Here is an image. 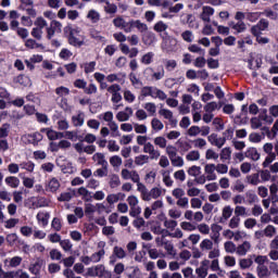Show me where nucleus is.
Here are the masks:
<instances>
[{"mask_svg":"<svg viewBox=\"0 0 278 278\" xmlns=\"http://www.w3.org/2000/svg\"><path fill=\"white\" fill-rule=\"evenodd\" d=\"M164 66L168 73H173L177 68V61L173 59L163 60Z\"/></svg>","mask_w":278,"mask_h":278,"instance_id":"obj_43","label":"nucleus"},{"mask_svg":"<svg viewBox=\"0 0 278 278\" xmlns=\"http://www.w3.org/2000/svg\"><path fill=\"white\" fill-rule=\"evenodd\" d=\"M87 18L88 21H90V23H99L101 21V13H99V11L94 9H91L87 14Z\"/></svg>","mask_w":278,"mask_h":278,"instance_id":"obj_33","label":"nucleus"},{"mask_svg":"<svg viewBox=\"0 0 278 278\" xmlns=\"http://www.w3.org/2000/svg\"><path fill=\"white\" fill-rule=\"evenodd\" d=\"M264 138H265L264 134H260V132H252L249 135V140L254 144L262 142Z\"/></svg>","mask_w":278,"mask_h":278,"instance_id":"obj_56","label":"nucleus"},{"mask_svg":"<svg viewBox=\"0 0 278 278\" xmlns=\"http://www.w3.org/2000/svg\"><path fill=\"white\" fill-rule=\"evenodd\" d=\"M143 73L144 75H148L152 81H160L166 75V71L162 65L157 66L156 70L153 67H147Z\"/></svg>","mask_w":278,"mask_h":278,"instance_id":"obj_6","label":"nucleus"},{"mask_svg":"<svg viewBox=\"0 0 278 278\" xmlns=\"http://www.w3.org/2000/svg\"><path fill=\"white\" fill-rule=\"evenodd\" d=\"M24 205L28 210H38V197H30L26 199Z\"/></svg>","mask_w":278,"mask_h":278,"instance_id":"obj_35","label":"nucleus"},{"mask_svg":"<svg viewBox=\"0 0 278 278\" xmlns=\"http://www.w3.org/2000/svg\"><path fill=\"white\" fill-rule=\"evenodd\" d=\"M187 162H199L201 160V152L192 150L186 154Z\"/></svg>","mask_w":278,"mask_h":278,"instance_id":"obj_38","label":"nucleus"},{"mask_svg":"<svg viewBox=\"0 0 278 278\" xmlns=\"http://www.w3.org/2000/svg\"><path fill=\"white\" fill-rule=\"evenodd\" d=\"M46 192H58L60 190V180L58 178H51L45 185Z\"/></svg>","mask_w":278,"mask_h":278,"instance_id":"obj_21","label":"nucleus"},{"mask_svg":"<svg viewBox=\"0 0 278 278\" xmlns=\"http://www.w3.org/2000/svg\"><path fill=\"white\" fill-rule=\"evenodd\" d=\"M260 16H262V12L245 13V18L247 21H250V23H256V21H260Z\"/></svg>","mask_w":278,"mask_h":278,"instance_id":"obj_61","label":"nucleus"},{"mask_svg":"<svg viewBox=\"0 0 278 278\" xmlns=\"http://www.w3.org/2000/svg\"><path fill=\"white\" fill-rule=\"evenodd\" d=\"M142 41L144 45H147V47H151V45L156 41L155 34L146 33L142 37Z\"/></svg>","mask_w":278,"mask_h":278,"instance_id":"obj_46","label":"nucleus"},{"mask_svg":"<svg viewBox=\"0 0 278 278\" xmlns=\"http://www.w3.org/2000/svg\"><path fill=\"white\" fill-rule=\"evenodd\" d=\"M126 201L130 207L129 216H131L132 218H138V216L142 214V208L140 207V205H138V203H140L138 197L129 195Z\"/></svg>","mask_w":278,"mask_h":278,"instance_id":"obj_5","label":"nucleus"},{"mask_svg":"<svg viewBox=\"0 0 278 278\" xmlns=\"http://www.w3.org/2000/svg\"><path fill=\"white\" fill-rule=\"evenodd\" d=\"M169 160L172 162V166H175L176 168H181L184 166V157L178 154L172 156Z\"/></svg>","mask_w":278,"mask_h":278,"instance_id":"obj_59","label":"nucleus"},{"mask_svg":"<svg viewBox=\"0 0 278 278\" xmlns=\"http://www.w3.org/2000/svg\"><path fill=\"white\" fill-rule=\"evenodd\" d=\"M28 270L31 275L40 277L42 270H45V260L38 257L29 264Z\"/></svg>","mask_w":278,"mask_h":278,"instance_id":"obj_8","label":"nucleus"},{"mask_svg":"<svg viewBox=\"0 0 278 278\" xmlns=\"http://www.w3.org/2000/svg\"><path fill=\"white\" fill-rule=\"evenodd\" d=\"M42 138L43 137L41 132H34L28 135V140L31 142V144H38V142H41Z\"/></svg>","mask_w":278,"mask_h":278,"instance_id":"obj_64","label":"nucleus"},{"mask_svg":"<svg viewBox=\"0 0 278 278\" xmlns=\"http://www.w3.org/2000/svg\"><path fill=\"white\" fill-rule=\"evenodd\" d=\"M98 118L108 123V127L113 134H118V124L114 122V113H112V111L101 113L98 115Z\"/></svg>","mask_w":278,"mask_h":278,"instance_id":"obj_3","label":"nucleus"},{"mask_svg":"<svg viewBox=\"0 0 278 278\" xmlns=\"http://www.w3.org/2000/svg\"><path fill=\"white\" fill-rule=\"evenodd\" d=\"M219 157L222 162H229V160H231V148L229 147L223 148L219 153Z\"/></svg>","mask_w":278,"mask_h":278,"instance_id":"obj_45","label":"nucleus"},{"mask_svg":"<svg viewBox=\"0 0 278 278\" xmlns=\"http://www.w3.org/2000/svg\"><path fill=\"white\" fill-rule=\"evenodd\" d=\"M143 108L149 116H155L157 114V105H155L153 102L146 103Z\"/></svg>","mask_w":278,"mask_h":278,"instance_id":"obj_44","label":"nucleus"},{"mask_svg":"<svg viewBox=\"0 0 278 278\" xmlns=\"http://www.w3.org/2000/svg\"><path fill=\"white\" fill-rule=\"evenodd\" d=\"M118 201H125V193H110L106 197V202L109 203V205H114V203H118Z\"/></svg>","mask_w":278,"mask_h":278,"instance_id":"obj_24","label":"nucleus"},{"mask_svg":"<svg viewBox=\"0 0 278 278\" xmlns=\"http://www.w3.org/2000/svg\"><path fill=\"white\" fill-rule=\"evenodd\" d=\"M235 216H237L238 218H240V216L247 218V216H251V214L249 213V210H247L245 206L237 205L235 207Z\"/></svg>","mask_w":278,"mask_h":278,"instance_id":"obj_39","label":"nucleus"},{"mask_svg":"<svg viewBox=\"0 0 278 278\" xmlns=\"http://www.w3.org/2000/svg\"><path fill=\"white\" fill-rule=\"evenodd\" d=\"M273 149H275V146H273L270 142H267L263 146V151L267 154L263 162V168H268V166H270V164L277 160V154L273 152Z\"/></svg>","mask_w":278,"mask_h":278,"instance_id":"obj_4","label":"nucleus"},{"mask_svg":"<svg viewBox=\"0 0 278 278\" xmlns=\"http://www.w3.org/2000/svg\"><path fill=\"white\" fill-rule=\"evenodd\" d=\"M166 92L164 90L153 86L151 99H159V101H166Z\"/></svg>","mask_w":278,"mask_h":278,"instance_id":"obj_26","label":"nucleus"},{"mask_svg":"<svg viewBox=\"0 0 278 278\" xmlns=\"http://www.w3.org/2000/svg\"><path fill=\"white\" fill-rule=\"evenodd\" d=\"M149 155L140 154L135 157V164L136 166H144V164H149Z\"/></svg>","mask_w":278,"mask_h":278,"instance_id":"obj_49","label":"nucleus"},{"mask_svg":"<svg viewBox=\"0 0 278 278\" xmlns=\"http://www.w3.org/2000/svg\"><path fill=\"white\" fill-rule=\"evenodd\" d=\"M201 251H212L214 249V242L210 239H204L200 243Z\"/></svg>","mask_w":278,"mask_h":278,"instance_id":"obj_53","label":"nucleus"},{"mask_svg":"<svg viewBox=\"0 0 278 278\" xmlns=\"http://www.w3.org/2000/svg\"><path fill=\"white\" fill-rule=\"evenodd\" d=\"M77 193L79 197H81L83 201H86L87 203L92 201V192L86 189V187H80L77 190Z\"/></svg>","mask_w":278,"mask_h":278,"instance_id":"obj_29","label":"nucleus"},{"mask_svg":"<svg viewBox=\"0 0 278 278\" xmlns=\"http://www.w3.org/2000/svg\"><path fill=\"white\" fill-rule=\"evenodd\" d=\"M262 16H266V18H270V21H277L278 14L277 12L273 11L271 9H265L261 12Z\"/></svg>","mask_w":278,"mask_h":278,"instance_id":"obj_62","label":"nucleus"},{"mask_svg":"<svg viewBox=\"0 0 278 278\" xmlns=\"http://www.w3.org/2000/svg\"><path fill=\"white\" fill-rule=\"evenodd\" d=\"M113 25L118 29H123L126 34H131V20L127 22L122 16H117L113 20Z\"/></svg>","mask_w":278,"mask_h":278,"instance_id":"obj_11","label":"nucleus"},{"mask_svg":"<svg viewBox=\"0 0 278 278\" xmlns=\"http://www.w3.org/2000/svg\"><path fill=\"white\" fill-rule=\"evenodd\" d=\"M167 142L168 141L163 136L155 137L153 140V143L155 144V147H159V149H166Z\"/></svg>","mask_w":278,"mask_h":278,"instance_id":"obj_57","label":"nucleus"},{"mask_svg":"<svg viewBox=\"0 0 278 278\" xmlns=\"http://www.w3.org/2000/svg\"><path fill=\"white\" fill-rule=\"evenodd\" d=\"M252 249V245L249 241H243L241 244L237 245V254L240 257H244Z\"/></svg>","mask_w":278,"mask_h":278,"instance_id":"obj_23","label":"nucleus"},{"mask_svg":"<svg viewBox=\"0 0 278 278\" xmlns=\"http://www.w3.org/2000/svg\"><path fill=\"white\" fill-rule=\"evenodd\" d=\"M26 49H45L42 43H38L35 39H26L25 41Z\"/></svg>","mask_w":278,"mask_h":278,"instance_id":"obj_50","label":"nucleus"},{"mask_svg":"<svg viewBox=\"0 0 278 278\" xmlns=\"http://www.w3.org/2000/svg\"><path fill=\"white\" fill-rule=\"evenodd\" d=\"M4 182L7 184V186H9L10 188H18V186H21V179H18V177L15 176H8L4 179Z\"/></svg>","mask_w":278,"mask_h":278,"instance_id":"obj_37","label":"nucleus"},{"mask_svg":"<svg viewBox=\"0 0 278 278\" xmlns=\"http://www.w3.org/2000/svg\"><path fill=\"white\" fill-rule=\"evenodd\" d=\"M210 270V260H204L201 262L200 266L195 268V274L199 278H206Z\"/></svg>","mask_w":278,"mask_h":278,"instance_id":"obj_16","label":"nucleus"},{"mask_svg":"<svg viewBox=\"0 0 278 278\" xmlns=\"http://www.w3.org/2000/svg\"><path fill=\"white\" fill-rule=\"evenodd\" d=\"M103 257H105V250H99L98 252L91 254L92 264H99Z\"/></svg>","mask_w":278,"mask_h":278,"instance_id":"obj_55","label":"nucleus"},{"mask_svg":"<svg viewBox=\"0 0 278 278\" xmlns=\"http://www.w3.org/2000/svg\"><path fill=\"white\" fill-rule=\"evenodd\" d=\"M224 249L226 251V253H237L238 252V245H236V243H233V241H226L224 243Z\"/></svg>","mask_w":278,"mask_h":278,"instance_id":"obj_54","label":"nucleus"},{"mask_svg":"<svg viewBox=\"0 0 278 278\" xmlns=\"http://www.w3.org/2000/svg\"><path fill=\"white\" fill-rule=\"evenodd\" d=\"M184 81H186V78H184V77L167 78V79H165V87L173 88L176 84H184Z\"/></svg>","mask_w":278,"mask_h":278,"instance_id":"obj_48","label":"nucleus"},{"mask_svg":"<svg viewBox=\"0 0 278 278\" xmlns=\"http://www.w3.org/2000/svg\"><path fill=\"white\" fill-rule=\"evenodd\" d=\"M159 114L160 116H163L165 121H168L172 127H177V119H175V116L173 115V111L168 109H160Z\"/></svg>","mask_w":278,"mask_h":278,"instance_id":"obj_15","label":"nucleus"},{"mask_svg":"<svg viewBox=\"0 0 278 278\" xmlns=\"http://www.w3.org/2000/svg\"><path fill=\"white\" fill-rule=\"evenodd\" d=\"M231 29L236 30V34H242L247 31V24L243 21L240 22H231L230 23Z\"/></svg>","mask_w":278,"mask_h":278,"instance_id":"obj_32","label":"nucleus"},{"mask_svg":"<svg viewBox=\"0 0 278 278\" xmlns=\"http://www.w3.org/2000/svg\"><path fill=\"white\" fill-rule=\"evenodd\" d=\"M121 177L125 181H129V179L132 180L134 184H137V190L140 182V174H138L136 170H129L127 168H123L121 172Z\"/></svg>","mask_w":278,"mask_h":278,"instance_id":"obj_9","label":"nucleus"},{"mask_svg":"<svg viewBox=\"0 0 278 278\" xmlns=\"http://www.w3.org/2000/svg\"><path fill=\"white\" fill-rule=\"evenodd\" d=\"M207 140L213 147H216L217 149H223V147L226 144L225 139L223 137H218L217 134H211L207 137Z\"/></svg>","mask_w":278,"mask_h":278,"instance_id":"obj_17","label":"nucleus"},{"mask_svg":"<svg viewBox=\"0 0 278 278\" xmlns=\"http://www.w3.org/2000/svg\"><path fill=\"white\" fill-rule=\"evenodd\" d=\"M104 12L106 14H116V12H118V7H116V4L111 3V1L109 0V2H106V4L104 5Z\"/></svg>","mask_w":278,"mask_h":278,"instance_id":"obj_63","label":"nucleus"},{"mask_svg":"<svg viewBox=\"0 0 278 278\" xmlns=\"http://www.w3.org/2000/svg\"><path fill=\"white\" fill-rule=\"evenodd\" d=\"M151 127H152L153 131H156V132L162 131V129H164V123H162L160 121V118L154 117L151 121Z\"/></svg>","mask_w":278,"mask_h":278,"instance_id":"obj_52","label":"nucleus"},{"mask_svg":"<svg viewBox=\"0 0 278 278\" xmlns=\"http://www.w3.org/2000/svg\"><path fill=\"white\" fill-rule=\"evenodd\" d=\"M36 218H37L38 225L45 228L47 227V225H49V218H51V214H49V212L41 211L37 213Z\"/></svg>","mask_w":278,"mask_h":278,"instance_id":"obj_22","label":"nucleus"},{"mask_svg":"<svg viewBox=\"0 0 278 278\" xmlns=\"http://www.w3.org/2000/svg\"><path fill=\"white\" fill-rule=\"evenodd\" d=\"M108 93L111 94L112 103H121V101H123V96L121 94V85L113 84L109 86Z\"/></svg>","mask_w":278,"mask_h":278,"instance_id":"obj_10","label":"nucleus"},{"mask_svg":"<svg viewBox=\"0 0 278 278\" xmlns=\"http://www.w3.org/2000/svg\"><path fill=\"white\" fill-rule=\"evenodd\" d=\"M84 123H86V113L83 111H78L72 116V125H74V127H84Z\"/></svg>","mask_w":278,"mask_h":278,"instance_id":"obj_18","label":"nucleus"},{"mask_svg":"<svg viewBox=\"0 0 278 278\" xmlns=\"http://www.w3.org/2000/svg\"><path fill=\"white\" fill-rule=\"evenodd\" d=\"M109 185H110V188L112 189L118 188V186H121V177H118V175L116 174L111 175Z\"/></svg>","mask_w":278,"mask_h":278,"instance_id":"obj_58","label":"nucleus"},{"mask_svg":"<svg viewBox=\"0 0 278 278\" xmlns=\"http://www.w3.org/2000/svg\"><path fill=\"white\" fill-rule=\"evenodd\" d=\"M164 228L165 229H169V231H175V229L177 228V220L175 219H168L167 217L164 218L163 222Z\"/></svg>","mask_w":278,"mask_h":278,"instance_id":"obj_51","label":"nucleus"},{"mask_svg":"<svg viewBox=\"0 0 278 278\" xmlns=\"http://www.w3.org/2000/svg\"><path fill=\"white\" fill-rule=\"evenodd\" d=\"M93 162L97 163L98 166H108V161L105 160V154L98 152L92 156Z\"/></svg>","mask_w":278,"mask_h":278,"instance_id":"obj_34","label":"nucleus"},{"mask_svg":"<svg viewBox=\"0 0 278 278\" xmlns=\"http://www.w3.org/2000/svg\"><path fill=\"white\" fill-rule=\"evenodd\" d=\"M211 240H214L215 242H218V239L220 238V231H223V226L218 224H213L211 226Z\"/></svg>","mask_w":278,"mask_h":278,"instance_id":"obj_27","label":"nucleus"},{"mask_svg":"<svg viewBox=\"0 0 278 278\" xmlns=\"http://www.w3.org/2000/svg\"><path fill=\"white\" fill-rule=\"evenodd\" d=\"M41 134H46L47 138L50 140H60L64 138V132L55 131L51 128H42Z\"/></svg>","mask_w":278,"mask_h":278,"instance_id":"obj_20","label":"nucleus"},{"mask_svg":"<svg viewBox=\"0 0 278 278\" xmlns=\"http://www.w3.org/2000/svg\"><path fill=\"white\" fill-rule=\"evenodd\" d=\"M20 168L22 170H26L27 173H34V169L36 168V164L31 161H24L20 163Z\"/></svg>","mask_w":278,"mask_h":278,"instance_id":"obj_42","label":"nucleus"},{"mask_svg":"<svg viewBox=\"0 0 278 278\" xmlns=\"http://www.w3.org/2000/svg\"><path fill=\"white\" fill-rule=\"evenodd\" d=\"M245 157H249V160H252L253 162H257V160L261 157V154L257 151V148H248L245 151Z\"/></svg>","mask_w":278,"mask_h":278,"instance_id":"obj_30","label":"nucleus"},{"mask_svg":"<svg viewBox=\"0 0 278 278\" xmlns=\"http://www.w3.org/2000/svg\"><path fill=\"white\" fill-rule=\"evenodd\" d=\"M81 68H84L86 75H90V73H94V70L97 68V62L91 61V62L84 63L81 65Z\"/></svg>","mask_w":278,"mask_h":278,"instance_id":"obj_47","label":"nucleus"},{"mask_svg":"<svg viewBox=\"0 0 278 278\" xmlns=\"http://www.w3.org/2000/svg\"><path fill=\"white\" fill-rule=\"evenodd\" d=\"M155 58V53L153 52H147L141 56V64H144V66H149L150 64H153V59Z\"/></svg>","mask_w":278,"mask_h":278,"instance_id":"obj_41","label":"nucleus"},{"mask_svg":"<svg viewBox=\"0 0 278 278\" xmlns=\"http://www.w3.org/2000/svg\"><path fill=\"white\" fill-rule=\"evenodd\" d=\"M204 174L206 175L207 181H216L218 176L216 175V164L208 163L204 166Z\"/></svg>","mask_w":278,"mask_h":278,"instance_id":"obj_13","label":"nucleus"},{"mask_svg":"<svg viewBox=\"0 0 278 278\" xmlns=\"http://www.w3.org/2000/svg\"><path fill=\"white\" fill-rule=\"evenodd\" d=\"M256 273L258 278H268L270 277V269L266 265H261L256 267Z\"/></svg>","mask_w":278,"mask_h":278,"instance_id":"obj_36","label":"nucleus"},{"mask_svg":"<svg viewBox=\"0 0 278 278\" xmlns=\"http://www.w3.org/2000/svg\"><path fill=\"white\" fill-rule=\"evenodd\" d=\"M64 33L67 36L68 45L72 47L79 49L86 45V35L81 34V28L68 25L64 28Z\"/></svg>","mask_w":278,"mask_h":278,"instance_id":"obj_1","label":"nucleus"},{"mask_svg":"<svg viewBox=\"0 0 278 278\" xmlns=\"http://www.w3.org/2000/svg\"><path fill=\"white\" fill-rule=\"evenodd\" d=\"M89 36L90 38H93V40H97L98 42H102L103 45H105V42H108V39L103 36H101V31L91 28L89 30Z\"/></svg>","mask_w":278,"mask_h":278,"instance_id":"obj_31","label":"nucleus"},{"mask_svg":"<svg viewBox=\"0 0 278 278\" xmlns=\"http://www.w3.org/2000/svg\"><path fill=\"white\" fill-rule=\"evenodd\" d=\"M108 270H105V265L98 264L96 266L88 267L86 273L84 274V277H105V274Z\"/></svg>","mask_w":278,"mask_h":278,"instance_id":"obj_7","label":"nucleus"},{"mask_svg":"<svg viewBox=\"0 0 278 278\" xmlns=\"http://www.w3.org/2000/svg\"><path fill=\"white\" fill-rule=\"evenodd\" d=\"M134 116V109L126 106L124 111L117 112L115 117L119 123H127Z\"/></svg>","mask_w":278,"mask_h":278,"instance_id":"obj_14","label":"nucleus"},{"mask_svg":"<svg viewBox=\"0 0 278 278\" xmlns=\"http://www.w3.org/2000/svg\"><path fill=\"white\" fill-rule=\"evenodd\" d=\"M245 203L248 205H253V203H260V198L257 197V193L253 190H248L245 192Z\"/></svg>","mask_w":278,"mask_h":278,"instance_id":"obj_25","label":"nucleus"},{"mask_svg":"<svg viewBox=\"0 0 278 278\" xmlns=\"http://www.w3.org/2000/svg\"><path fill=\"white\" fill-rule=\"evenodd\" d=\"M134 27H136V29H138V31H147V29H149V26H147V24L142 23L139 20H130V30L134 29Z\"/></svg>","mask_w":278,"mask_h":278,"instance_id":"obj_28","label":"nucleus"},{"mask_svg":"<svg viewBox=\"0 0 278 278\" xmlns=\"http://www.w3.org/2000/svg\"><path fill=\"white\" fill-rule=\"evenodd\" d=\"M137 190L140 192L142 201H151L153 199L157 200L162 197L163 193V190L160 187H154L149 191L144 184H139Z\"/></svg>","mask_w":278,"mask_h":278,"instance_id":"obj_2","label":"nucleus"},{"mask_svg":"<svg viewBox=\"0 0 278 278\" xmlns=\"http://www.w3.org/2000/svg\"><path fill=\"white\" fill-rule=\"evenodd\" d=\"M194 149H205V147H207V141L203 138H197L194 140L191 141Z\"/></svg>","mask_w":278,"mask_h":278,"instance_id":"obj_60","label":"nucleus"},{"mask_svg":"<svg viewBox=\"0 0 278 278\" xmlns=\"http://www.w3.org/2000/svg\"><path fill=\"white\" fill-rule=\"evenodd\" d=\"M161 49L166 53L175 51V49H177V40L173 37L164 38L161 45Z\"/></svg>","mask_w":278,"mask_h":278,"instance_id":"obj_12","label":"nucleus"},{"mask_svg":"<svg viewBox=\"0 0 278 278\" xmlns=\"http://www.w3.org/2000/svg\"><path fill=\"white\" fill-rule=\"evenodd\" d=\"M214 8L212 7H202V13L200 14L201 21L204 23H210L212 21V16H214Z\"/></svg>","mask_w":278,"mask_h":278,"instance_id":"obj_19","label":"nucleus"},{"mask_svg":"<svg viewBox=\"0 0 278 278\" xmlns=\"http://www.w3.org/2000/svg\"><path fill=\"white\" fill-rule=\"evenodd\" d=\"M113 254L116 256L117 260H125L127 257V251L118 245H115L113 248Z\"/></svg>","mask_w":278,"mask_h":278,"instance_id":"obj_40","label":"nucleus"}]
</instances>
